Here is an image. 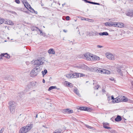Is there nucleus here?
<instances>
[{"instance_id": "obj_47", "label": "nucleus", "mask_w": 133, "mask_h": 133, "mask_svg": "<svg viewBox=\"0 0 133 133\" xmlns=\"http://www.w3.org/2000/svg\"><path fill=\"white\" fill-rule=\"evenodd\" d=\"M111 97V99L112 100V101H115L114 100L115 99V98H114L113 96H112Z\"/></svg>"}, {"instance_id": "obj_33", "label": "nucleus", "mask_w": 133, "mask_h": 133, "mask_svg": "<svg viewBox=\"0 0 133 133\" xmlns=\"http://www.w3.org/2000/svg\"><path fill=\"white\" fill-rule=\"evenodd\" d=\"M4 22V19L2 18H0V24H2Z\"/></svg>"}, {"instance_id": "obj_59", "label": "nucleus", "mask_w": 133, "mask_h": 133, "mask_svg": "<svg viewBox=\"0 0 133 133\" xmlns=\"http://www.w3.org/2000/svg\"><path fill=\"white\" fill-rule=\"evenodd\" d=\"M25 2H26V1H27L26 0H23V2H24L25 3Z\"/></svg>"}, {"instance_id": "obj_49", "label": "nucleus", "mask_w": 133, "mask_h": 133, "mask_svg": "<svg viewBox=\"0 0 133 133\" xmlns=\"http://www.w3.org/2000/svg\"><path fill=\"white\" fill-rule=\"evenodd\" d=\"M38 30L40 32V34L41 35V34L42 33V31H41V30H40L39 29Z\"/></svg>"}, {"instance_id": "obj_20", "label": "nucleus", "mask_w": 133, "mask_h": 133, "mask_svg": "<svg viewBox=\"0 0 133 133\" xmlns=\"http://www.w3.org/2000/svg\"><path fill=\"white\" fill-rule=\"evenodd\" d=\"M74 91L75 93H76V94L78 96H80V94H79L78 92V91L77 89H75L74 90Z\"/></svg>"}, {"instance_id": "obj_63", "label": "nucleus", "mask_w": 133, "mask_h": 133, "mask_svg": "<svg viewBox=\"0 0 133 133\" xmlns=\"http://www.w3.org/2000/svg\"><path fill=\"white\" fill-rule=\"evenodd\" d=\"M65 129H64L63 130H64V131H65Z\"/></svg>"}, {"instance_id": "obj_54", "label": "nucleus", "mask_w": 133, "mask_h": 133, "mask_svg": "<svg viewBox=\"0 0 133 133\" xmlns=\"http://www.w3.org/2000/svg\"><path fill=\"white\" fill-rule=\"evenodd\" d=\"M100 4L99 3H96L95 5H100Z\"/></svg>"}, {"instance_id": "obj_46", "label": "nucleus", "mask_w": 133, "mask_h": 133, "mask_svg": "<svg viewBox=\"0 0 133 133\" xmlns=\"http://www.w3.org/2000/svg\"><path fill=\"white\" fill-rule=\"evenodd\" d=\"M97 47L98 48H100L103 47V46L100 45H97Z\"/></svg>"}, {"instance_id": "obj_12", "label": "nucleus", "mask_w": 133, "mask_h": 133, "mask_svg": "<svg viewBox=\"0 0 133 133\" xmlns=\"http://www.w3.org/2000/svg\"><path fill=\"white\" fill-rule=\"evenodd\" d=\"M115 22H107L105 23L104 24L105 26H114V25L115 24L114 23Z\"/></svg>"}, {"instance_id": "obj_40", "label": "nucleus", "mask_w": 133, "mask_h": 133, "mask_svg": "<svg viewBox=\"0 0 133 133\" xmlns=\"http://www.w3.org/2000/svg\"><path fill=\"white\" fill-rule=\"evenodd\" d=\"M80 77H84L85 76V75L83 74L80 73Z\"/></svg>"}, {"instance_id": "obj_23", "label": "nucleus", "mask_w": 133, "mask_h": 133, "mask_svg": "<svg viewBox=\"0 0 133 133\" xmlns=\"http://www.w3.org/2000/svg\"><path fill=\"white\" fill-rule=\"evenodd\" d=\"M6 22L8 24L11 25H13L14 24V23L13 22L10 20L8 21H6Z\"/></svg>"}, {"instance_id": "obj_57", "label": "nucleus", "mask_w": 133, "mask_h": 133, "mask_svg": "<svg viewBox=\"0 0 133 133\" xmlns=\"http://www.w3.org/2000/svg\"><path fill=\"white\" fill-rule=\"evenodd\" d=\"M91 3H92V2L89 1H88V3H90V4H91Z\"/></svg>"}, {"instance_id": "obj_55", "label": "nucleus", "mask_w": 133, "mask_h": 133, "mask_svg": "<svg viewBox=\"0 0 133 133\" xmlns=\"http://www.w3.org/2000/svg\"><path fill=\"white\" fill-rule=\"evenodd\" d=\"M91 3V4H96V3L95 2H92V3Z\"/></svg>"}, {"instance_id": "obj_9", "label": "nucleus", "mask_w": 133, "mask_h": 133, "mask_svg": "<svg viewBox=\"0 0 133 133\" xmlns=\"http://www.w3.org/2000/svg\"><path fill=\"white\" fill-rule=\"evenodd\" d=\"M114 23L115 24H114V26L116 27L122 28L124 26V24L122 23L115 22Z\"/></svg>"}, {"instance_id": "obj_42", "label": "nucleus", "mask_w": 133, "mask_h": 133, "mask_svg": "<svg viewBox=\"0 0 133 133\" xmlns=\"http://www.w3.org/2000/svg\"><path fill=\"white\" fill-rule=\"evenodd\" d=\"M15 2L17 4H19L20 2L19 0H15Z\"/></svg>"}, {"instance_id": "obj_11", "label": "nucleus", "mask_w": 133, "mask_h": 133, "mask_svg": "<svg viewBox=\"0 0 133 133\" xmlns=\"http://www.w3.org/2000/svg\"><path fill=\"white\" fill-rule=\"evenodd\" d=\"M44 62L41 60H35L34 62V64L35 65H41Z\"/></svg>"}, {"instance_id": "obj_8", "label": "nucleus", "mask_w": 133, "mask_h": 133, "mask_svg": "<svg viewBox=\"0 0 133 133\" xmlns=\"http://www.w3.org/2000/svg\"><path fill=\"white\" fill-rule=\"evenodd\" d=\"M98 72H101L102 73H105L107 74H110V71L108 70H106L104 69H101L100 68L98 70Z\"/></svg>"}, {"instance_id": "obj_28", "label": "nucleus", "mask_w": 133, "mask_h": 133, "mask_svg": "<svg viewBox=\"0 0 133 133\" xmlns=\"http://www.w3.org/2000/svg\"><path fill=\"white\" fill-rule=\"evenodd\" d=\"M67 110H69V108L65 109L63 110L62 112L64 113H67Z\"/></svg>"}, {"instance_id": "obj_26", "label": "nucleus", "mask_w": 133, "mask_h": 133, "mask_svg": "<svg viewBox=\"0 0 133 133\" xmlns=\"http://www.w3.org/2000/svg\"><path fill=\"white\" fill-rule=\"evenodd\" d=\"M123 98L122 99H121L122 101L124 102H126L128 101V98L126 97H124L123 96Z\"/></svg>"}, {"instance_id": "obj_24", "label": "nucleus", "mask_w": 133, "mask_h": 133, "mask_svg": "<svg viewBox=\"0 0 133 133\" xmlns=\"http://www.w3.org/2000/svg\"><path fill=\"white\" fill-rule=\"evenodd\" d=\"M65 82L66 83V84L69 86L70 87H73V85L71 83H70L67 81H65Z\"/></svg>"}, {"instance_id": "obj_27", "label": "nucleus", "mask_w": 133, "mask_h": 133, "mask_svg": "<svg viewBox=\"0 0 133 133\" xmlns=\"http://www.w3.org/2000/svg\"><path fill=\"white\" fill-rule=\"evenodd\" d=\"M30 84L32 87L34 86L35 85L36 83V82L35 81H33L30 83Z\"/></svg>"}, {"instance_id": "obj_37", "label": "nucleus", "mask_w": 133, "mask_h": 133, "mask_svg": "<svg viewBox=\"0 0 133 133\" xmlns=\"http://www.w3.org/2000/svg\"><path fill=\"white\" fill-rule=\"evenodd\" d=\"M103 127L104 128H105L108 129H111V128L110 127H108L107 126V125H103Z\"/></svg>"}, {"instance_id": "obj_38", "label": "nucleus", "mask_w": 133, "mask_h": 133, "mask_svg": "<svg viewBox=\"0 0 133 133\" xmlns=\"http://www.w3.org/2000/svg\"><path fill=\"white\" fill-rule=\"evenodd\" d=\"M99 85H97V86H95L94 87L95 89H96L97 90L98 89V88L99 87Z\"/></svg>"}, {"instance_id": "obj_45", "label": "nucleus", "mask_w": 133, "mask_h": 133, "mask_svg": "<svg viewBox=\"0 0 133 133\" xmlns=\"http://www.w3.org/2000/svg\"><path fill=\"white\" fill-rule=\"evenodd\" d=\"M41 35L43 36L44 37H45L46 36V35H45V33H42L41 34Z\"/></svg>"}, {"instance_id": "obj_36", "label": "nucleus", "mask_w": 133, "mask_h": 133, "mask_svg": "<svg viewBox=\"0 0 133 133\" xmlns=\"http://www.w3.org/2000/svg\"><path fill=\"white\" fill-rule=\"evenodd\" d=\"M28 88L30 89L32 87V85L30 84V83H29L27 85Z\"/></svg>"}, {"instance_id": "obj_14", "label": "nucleus", "mask_w": 133, "mask_h": 133, "mask_svg": "<svg viewBox=\"0 0 133 133\" xmlns=\"http://www.w3.org/2000/svg\"><path fill=\"white\" fill-rule=\"evenodd\" d=\"M74 74H68L65 75V76L68 78H74Z\"/></svg>"}, {"instance_id": "obj_62", "label": "nucleus", "mask_w": 133, "mask_h": 133, "mask_svg": "<svg viewBox=\"0 0 133 133\" xmlns=\"http://www.w3.org/2000/svg\"><path fill=\"white\" fill-rule=\"evenodd\" d=\"M104 125H108V124H104Z\"/></svg>"}, {"instance_id": "obj_60", "label": "nucleus", "mask_w": 133, "mask_h": 133, "mask_svg": "<svg viewBox=\"0 0 133 133\" xmlns=\"http://www.w3.org/2000/svg\"><path fill=\"white\" fill-rule=\"evenodd\" d=\"M37 116H38V115H36V118H37Z\"/></svg>"}, {"instance_id": "obj_22", "label": "nucleus", "mask_w": 133, "mask_h": 133, "mask_svg": "<svg viewBox=\"0 0 133 133\" xmlns=\"http://www.w3.org/2000/svg\"><path fill=\"white\" fill-rule=\"evenodd\" d=\"M40 116L42 118H44L45 117V114L44 112H41L39 114Z\"/></svg>"}, {"instance_id": "obj_18", "label": "nucleus", "mask_w": 133, "mask_h": 133, "mask_svg": "<svg viewBox=\"0 0 133 133\" xmlns=\"http://www.w3.org/2000/svg\"><path fill=\"white\" fill-rule=\"evenodd\" d=\"M81 68L84 70H86L88 68V67L84 64H82Z\"/></svg>"}, {"instance_id": "obj_43", "label": "nucleus", "mask_w": 133, "mask_h": 133, "mask_svg": "<svg viewBox=\"0 0 133 133\" xmlns=\"http://www.w3.org/2000/svg\"><path fill=\"white\" fill-rule=\"evenodd\" d=\"M4 130V128H2L0 130V133H2Z\"/></svg>"}, {"instance_id": "obj_3", "label": "nucleus", "mask_w": 133, "mask_h": 133, "mask_svg": "<svg viewBox=\"0 0 133 133\" xmlns=\"http://www.w3.org/2000/svg\"><path fill=\"white\" fill-rule=\"evenodd\" d=\"M9 108L10 112L13 114L15 111L16 104L14 101H10L9 102Z\"/></svg>"}, {"instance_id": "obj_17", "label": "nucleus", "mask_w": 133, "mask_h": 133, "mask_svg": "<svg viewBox=\"0 0 133 133\" xmlns=\"http://www.w3.org/2000/svg\"><path fill=\"white\" fill-rule=\"evenodd\" d=\"M48 52L49 54H55V51L52 48L48 50Z\"/></svg>"}, {"instance_id": "obj_6", "label": "nucleus", "mask_w": 133, "mask_h": 133, "mask_svg": "<svg viewBox=\"0 0 133 133\" xmlns=\"http://www.w3.org/2000/svg\"><path fill=\"white\" fill-rule=\"evenodd\" d=\"M107 57L110 59L114 60L115 59L114 56L111 53L108 52L106 53Z\"/></svg>"}, {"instance_id": "obj_56", "label": "nucleus", "mask_w": 133, "mask_h": 133, "mask_svg": "<svg viewBox=\"0 0 133 133\" xmlns=\"http://www.w3.org/2000/svg\"><path fill=\"white\" fill-rule=\"evenodd\" d=\"M42 82H43V83H45V81L44 79H43V81Z\"/></svg>"}, {"instance_id": "obj_10", "label": "nucleus", "mask_w": 133, "mask_h": 133, "mask_svg": "<svg viewBox=\"0 0 133 133\" xmlns=\"http://www.w3.org/2000/svg\"><path fill=\"white\" fill-rule=\"evenodd\" d=\"M4 57L7 58H9L10 57V56L9 54H8L6 53L2 54L0 55V59H3L2 57Z\"/></svg>"}, {"instance_id": "obj_5", "label": "nucleus", "mask_w": 133, "mask_h": 133, "mask_svg": "<svg viewBox=\"0 0 133 133\" xmlns=\"http://www.w3.org/2000/svg\"><path fill=\"white\" fill-rule=\"evenodd\" d=\"M115 120L116 122H119L122 120L123 122H124L126 123V122L125 121V120H126V119L124 118H122L121 116L119 115L117 116L116 117L115 119Z\"/></svg>"}, {"instance_id": "obj_15", "label": "nucleus", "mask_w": 133, "mask_h": 133, "mask_svg": "<svg viewBox=\"0 0 133 133\" xmlns=\"http://www.w3.org/2000/svg\"><path fill=\"white\" fill-rule=\"evenodd\" d=\"M126 15L130 17H133V11H131L127 12L126 14Z\"/></svg>"}, {"instance_id": "obj_53", "label": "nucleus", "mask_w": 133, "mask_h": 133, "mask_svg": "<svg viewBox=\"0 0 133 133\" xmlns=\"http://www.w3.org/2000/svg\"><path fill=\"white\" fill-rule=\"evenodd\" d=\"M102 91L103 92H105V90L104 89H102Z\"/></svg>"}, {"instance_id": "obj_50", "label": "nucleus", "mask_w": 133, "mask_h": 133, "mask_svg": "<svg viewBox=\"0 0 133 133\" xmlns=\"http://www.w3.org/2000/svg\"><path fill=\"white\" fill-rule=\"evenodd\" d=\"M131 86L133 88V81H132L131 82Z\"/></svg>"}, {"instance_id": "obj_48", "label": "nucleus", "mask_w": 133, "mask_h": 133, "mask_svg": "<svg viewBox=\"0 0 133 133\" xmlns=\"http://www.w3.org/2000/svg\"><path fill=\"white\" fill-rule=\"evenodd\" d=\"M72 119L74 120H76V119L74 117H72Z\"/></svg>"}, {"instance_id": "obj_4", "label": "nucleus", "mask_w": 133, "mask_h": 133, "mask_svg": "<svg viewBox=\"0 0 133 133\" xmlns=\"http://www.w3.org/2000/svg\"><path fill=\"white\" fill-rule=\"evenodd\" d=\"M32 128V125L30 126L26 125L24 127L20 129L19 133H26L29 131Z\"/></svg>"}, {"instance_id": "obj_29", "label": "nucleus", "mask_w": 133, "mask_h": 133, "mask_svg": "<svg viewBox=\"0 0 133 133\" xmlns=\"http://www.w3.org/2000/svg\"><path fill=\"white\" fill-rule=\"evenodd\" d=\"M42 75H43V76H44L47 73V71L45 69L44 70V71H42Z\"/></svg>"}, {"instance_id": "obj_1", "label": "nucleus", "mask_w": 133, "mask_h": 133, "mask_svg": "<svg viewBox=\"0 0 133 133\" xmlns=\"http://www.w3.org/2000/svg\"><path fill=\"white\" fill-rule=\"evenodd\" d=\"M84 58L88 61H94L95 60L99 61L100 58L97 56L93 55L89 52L87 53L84 55Z\"/></svg>"}, {"instance_id": "obj_7", "label": "nucleus", "mask_w": 133, "mask_h": 133, "mask_svg": "<svg viewBox=\"0 0 133 133\" xmlns=\"http://www.w3.org/2000/svg\"><path fill=\"white\" fill-rule=\"evenodd\" d=\"M122 67L121 66H118L116 68V70L118 73V74L120 75L121 76H123V74L122 71H121V69Z\"/></svg>"}, {"instance_id": "obj_44", "label": "nucleus", "mask_w": 133, "mask_h": 133, "mask_svg": "<svg viewBox=\"0 0 133 133\" xmlns=\"http://www.w3.org/2000/svg\"><path fill=\"white\" fill-rule=\"evenodd\" d=\"M109 79L111 81H113L114 80V78L112 77H111V78H109Z\"/></svg>"}, {"instance_id": "obj_16", "label": "nucleus", "mask_w": 133, "mask_h": 133, "mask_svg": "<svg viewBox=\"0 0 133 133\" xmlns=\"http://www.w3.org/2000/svg\"><path fill=\"white\" fill-rule=\"evenodd\" d=\"M79 109L82 110L88 111L89 110V108L87 107H80Z\"/></svg>"}, {"instance_id": "obj_58", "label": "nucleus", "mask_w": 133, "mask_h": 133, "mask_svg": "<svg viewBox=\"0 0 133 133\" xmlns=\"http://www.w3.org/2000/svg\"><path fill=\"white\" fill-rule=\"evenodd\" d=\"M53 133H58V132L57 131H56V130L54 132H53Z\"/></svg>"}, {"instance_id": "obj_31", "label": "nucleus", "mask_w": 133, "mask_h": 133, "mask_svg": "<svg viewBox=\"0 0 133 133\" xmlns=\"http://www.w3.org/2000/svg\"><path fill=\"white\" fill-rule=\"evenodd\" d=\"M88 128H89L90 129L95 130V128L94 127H90L89 125H85Z\"/></svg>"}, {"instance_id": "obj_25", "label": "nucleus", "mask_w": 133, "mask_h": 133, "mask_svg": "<svg viewBox=\"0 0 133 133\" xmlns=\"http://www.w3.org/2000/svg\"><path fill=\"white\" fill-rule=\"evenodd\" d=\"M39 29L37 28L35 26L32 27L31 28V30L32 31H37Z\"/></svg>"}, {"instance_id": "obj_2", "label": "nucleus", "mask_w": 133, "mask_h": 133, "mask_svg": "<svg viewBox=\"0 0 133 133\" xmlns=\"http://www.w3.org/2000/svg\"><path fill=\"white\" fill-rule=\"evenodd\" d=\"M41 69L39 66H37L33 69L30 74L31 77H34L36 76L40 71Z\"/></svg>"}, {"instance_id": "obj_52", "label": "nucleus", "mask_w": 133, "mask_h": 133, "mask_svg": "<svg viewBox=\"0 0 133 133\" xmlns=\"http://www.w3.org/2000/svg\"><path fill=\"white\" fill-rule=\"evenodd\" d=\"M43 127H44V128H48V127H46V126L45 125H43Z\"/></svg>"}, {"instance_id": "obj_51", "label": "nucleus", "mask_w": 133, "mask_h": 133, "mask_svg": "<svg viewBox=\"0 0 133 133\" xmlns=\"http://www.w3.org/2000/svg\"><path fill=\"white\" fill-rule=\"evenodd\" d=\"M83 1H84V2H85L88 3V1L87 0H83Z\"/></svg>"}, {"instance_id": "obj_34", "label": "nucleus", "mask_w": 133, "mask_h": 133, "mask_svg": "<svg viewBox=\"0 0 133 133\" xmlns=\"http://www.w3.org/2000/svg\"><path fill=\"white\" fill-rule=\"evenodd\" d=\"M25 4H26V5H24L25 6V7L27 8L28 9L29 8V5L28 3L27 2V1H26V2H25Z\"/></svg>"}, {"instance_id": "obj_19", "label": "nucleus", "mask_w": 133, "mask_h": 133, "mask_svg": "<svg viewBox=\"0 0 133 133\" xmlns=\"http://www.w3.org/2000/svg\"><path fill=\"white\" fill-rule=\"evenodd\" d=\"M99 35L100 36H103V35H109L108 33L106 32H100L99 34Z\"/></svg>"}, {"instance_id": "obj_30", "label": "nucleus", "mask_w": 133, "mask_h": 133, "mask_svg": "<svg viewBox=\"0 0 133 133\" xmlns=\"http://www.w3.org/2000/svg\"><path fill=\"white\" fill-rule=\"evenodd\" d=\"M56 88L55 86H51L48 89L49 91H50L52 89H55Z\"/></svg>"}, {"instance_id": "obj_32", "label": "nucleus", "mask_w": 133, "mask_h": 133, "mask_svg": "<svg viewBox=\"0 0 133 133\" xmlns=\"http://www.w3.org/2000/svg\"><path fill=\"white\" fill-rule=\"evenodd\" d=\"M73 112V110L72 109H69V110H67V113L70 114Z\"/></svg>"}, {"instance_id": "obj_13", "label": "nucleus", "mask_w": 133, "mask_h": 133, "mask_svg": "<svg viewBox=\"0 0 133 133\" xmlns=\"http://www.w3.org/2000/svg\"><path fill=\"white\" fill-rule=\"evenodd\" d=\"M121 97L119 98L118 97H117L115 99V101H112V102L113 103H115L119 102L122 101L121 99L120 98Z\"/></svg>"}, {"instance_id": "obj_61", "label": "nucleus", "mask_w": 133, "mask_h": 133, "mask_svg": "<svg viewBox=\"0 0 133 133\" xmlns=\"http://www.w3.org/2000/svg\"><path fill=\"white\" fill-rule=\"evenodd\" d=\"M63 31H64V32H66V31H65V30H63Z\"/></svg>"}, {"instance_id": "obj_21", "label": "nucleus", "mask_w": 133, "mask_h": 133, "mask_svg": "<svg viewBox=\"0 0 133 133\" xmlns=\"http://www.w3.org/2000/svg\"><path fill=\"white\" fill-rule=\"evenodd\" d=\"M74 78H75L78 77L80 76V73H74Z\"/></svg>"}, {"instance_id": "obj_64", "label": "nucleus", "mask_w": 133, "mask_h": 133, "mask_svg": "<svg viewBox=\"0 0 133 133\" xmlns=\"http://www.w3.org/2000/svg\"><path fill=\"white\" fill-rule=\"evenodd\" d=\"M84 18V20H86L85 18Z\"/></svg>"}, {"instance_id": "obj_41", "label": "nucleus", "mask_w": 133, "mask_h": 133, "mask_svg": "<svg viewBox=\"0 0 133 133\" xmlns=\"http://www.w3.org/2000/svg\"><path fill=\"white\" fill-rule=\"evenodd\" d=\"M66 20H69L70 19V17L69 16H67L66 17Z\"/></svg>"}, {"instance_id": "obj_39", "label": "nucleus", "mask_w": 133, "mask_h": 133, "mask_svg": "<svg viewBox=\"0 0 133 133\" xmlns=\"http://www.w3.org/2000/svg\"><path fill=\"white\" fill-rule=\"evenodd\" d=\"M29 8L30 9L32 10L31 11L32 12H33V11H34V10L30 6V5H29Z\"/></svg>"}, {"instance_id": "obj_35", "label": "nucleus", "mask_w": 133, "mask_h": 133, "mask_svg": "<svg viewBox=\"0 0 133 133\" xmlns=\"http://www.w3.org/2000/svg\"><path fill=\"white\" fill-rule=\"evenodd\" d=\"M56 131H57L58 132V133H61L63 130L62 129H59Z\"/></svg>"}]
</instances>
